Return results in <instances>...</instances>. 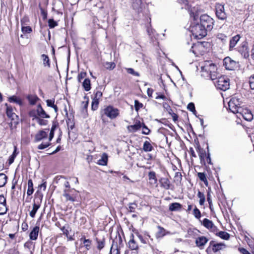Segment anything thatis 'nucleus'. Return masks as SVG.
Segmentation results:
<instances>
[{"instance_id":"obj_1","label":"nucleus","mask_w":254,"mask_h":254,"mask_svg":"<svg viewBox=\"0 0 254 254\" xmlns=\"http://www.w3.org/2000/svg\"><path fill=\"white\" fill-rule=\"evenodd\" d=\"M241 102L236 97H233L229 102V109L231 112L237 114L239 118L242 117L244 119L248 121H251L253 119L252 113L248 110H244L241 107Z\"/></svg>"},{"instance_id":"obj_2","label":"nucleus","mask_w":254,"mask_h":254,"mask_svg":"<svg viewBox=\"0 0 254 254\" xmlns=\"http://www.w3.org/2000/svg\"><path fill=\"white\" fill-rule=\"evenodd\" d=\"M119 114V109L111 105L105 107L100 111L101 117L103 122H105L106 117L113 120L118 117Z\"/></svg>"},{"instance_id":"obj_3","label":"nucleus","mask_w":254,"mask_h":254,"mask_svg":"<svg viewBox=\"0 0 254 254\" xmlns=\"http://www.w3.org/2000/svg\"><path fill=\"white\" fill-rule=\"evenodd\" d=\"M190 31L197 39H200L207 35V31L200 23H196L190 27Z\"/></svg>"},{"instance_id":"obj_4","label":"nucleus","mask_w":254,"mask_h":254,"mask_svg":"<svg viewBox=\"0 0 254 254\" xmlns=\"http://www.w3.org/2000/svg\"><path fill=\"white\" fill-rule=\"evenodd\" d=\"M199 19L200 23L207 31H210L213 29L214 20L210 16L207 14H203L200 16Z\"/></svg>"},{"instance_id":"obj_5","label":"nucleus","mask_w":254,"mask_h":254,"mask_svg":"<svg viewBox=\"0 0 254 254\" xmlns=\"http://www.w3.org/2000/svg\"><path fill=\"white\" fill-rule=\"evenodd\" d=\"M216 87L223 91H226L229 88L230 80L225 76H221L218 77V79L214 82Z\"/></svg>"},{"instance_id":"obj_6","label":"nucleus","mask_w":254,"mask_h":254,"mask_svg":"<svg viewBox=\"0 0 254 254\" xmlns=\"http://www.w3.org/2000/svg\"><path fill=\"white\" fill-rule=\"evenodd\" d=\"M215 14L217 17L220 20H225L227 18V14L225 11L224 5L219 3L215 5Z\"/></svg>"},{"instance_id":"obj_7","label":"nucleus","mask_w":254,"mask_h":254,"mask_svg":"<svg viewBox=\"0 0 254 254\" xmlns=\"http://www.w3.org/2000/svg\"><path fill=\"white\" fill-rule=\"evenodd\" d=\"M223 65L227 70H234L237 67V64L236 61L227 57L223 60Z\"/></svg>"},{"instance_id":"obj_8","label":"nucleus","mask_w":254,"mask_h":254,"mask_svg":"<svg viewBox=\"0 0 254 254\" xmlns=\"http://www.w3.org/2000/svg\"><path fill=\"white\" fill-rule=\"evenodd\" d=\"M201 71L207 72L208 73H215L217 69V67L215 64L211 63L208 61L204 62L203 65H201Z\"/></svg>"},{"instance_id":"obj_9","label":"nucleus","mask_w":254,"mask_h":254,"mask_svg":"<svg viewBox=\"0 0 254 254\" xmlns=\"http://www.w3.org/2000/svg\"><path fill=\"white\" fill-rule=\"evenodd\" d=\"M6 106H7L6 110L7 116L11 120L15 125H17L18 123V117L13 112V109L11 106H8L7 104Z\"/></svg>"},{"instance_id":"obj_10","label":"nucleus","mask_w":254,"mask_h":254,"mask_svg":"<svg viewBox=\"0 0 254 254\" xmlns=\"http://www.w3.org/2000/svg\"><path fill=\"white\" fill-rule=\"evenodd\" d=\"M238 51L244 58L247 59L249 57V49L247 42H243L238 47Z\"/></svg>"},{"instance_id":"obj_11","label":"nucleus","mask_w":254,"mask_h":254,"mask_svg":"<svg viewBox=\"0 0 254 254\" xmlns=\"http://www.w3.org/2000/svg\"><path fill=\"white\" fill-rule=\"evenodd\" d=\"M74 190V189H73ZM72 190H64L63 196L65 197L66 201H70L71 202H74L76 201V194L71 193ZM74 191L75 190H74Z\"/></svg>"},{"instance_id":"obj_12","label":"nucleus","mask_w":254,"mask_h":254,"mask_svg":"<svg viewBox=\"0 0 254 254\" xmlns=\"http://www.w3.org/2000/svg\"><path fill=\"white\" fill-rule=\"evenodd\" d=\"M42 201V198L39 199V200H36L35 199L34 200V203L33 204V207L32 210L30 212L29 215L32 218H34L35 216V214L38 210V209L40 207V203Z\"/></svg>"},{"instance_id":"obj_13","label":"nucleus","mask_w":254,"mask_h":254,"mask_svg":"<svg viewBox=\"0 0 254 254\" xmlns=\"http://www.w3.org/2000/svg\"><path fill=\"white\" fill-rule=\"evenodd\" d=\"M131 5L134 10L137 12L139 13L142 11L143 4L141 0H131Z\"/></svg>"},{"instance_id":"obj_14","label":"nucleus","mask_w":254,"mask_h":254,"mask_svg":"<svg viewBox=\"0 0 254 254\" xmlns=\"http://www.w3.org/2000/svg\"><path fill=\"white\" fill-rule=\"evenodd\" d=\"M160 187L166 190L171 189V184L169 179L167 178H161L159 180Z\"/></svg>"},{"instance_id":"obj_15","label":"nucleus","mask_w":254,"mask_h":254,"mask_svg":"<svg viewBox=\"0 0 254 254\" xmlns=\"http://www.w3.org/2000/svg\"><path fill=\"white\" fill-rule=\"evenodd\" d=\"M37 113L38 117L42 118L49 119L50 116L43 109L41 104L37 105Z\"/></svg>"},{"instance_id":"obj_16","label":"nucleus","mask_w":254,"mask_h":254,"mask_svg":"<svg viewBox=\"0 0 254 254\" xmlns=\"http://www.w3.org/2000/svg\"><path fill=\"white\" fill-rule=\"evenodd\" d=\"M207 242L208 239L204 236L199 237L195 240L196 246L198 247H199L200 249H203L204 246L207 243Z\"/></svg>"},{"instance_id":"obj_17","label":"nucleus","mask_w":254,"mask_h":254,"mask_svg":"<svg viewBox=\"0 0 254 254\" xmlns=\"http://www.w3.org/2000/svg\"><path fill=\"white\" fill-rule=\"evenodd\" d=\"M128 248L131 250H137L138 249V246L134 239V236L131 234L130 236V240L128 243Z\"/></svg>"},{"instance_id":"obj_18","label":"nucleus","mask_w":254,"mask_h":254,"mask_svg":"<svg viewBox=\"0 0 254 254\" xmlns=\"http://www.w3.org/2000/svg\"><path fill=\"white\" fill-rule=\"evenodd\" d=\"M141 127L140 121H137L134 125L127 126V129L129 132H134L139 130Z\"/></svg>"},{"instance_id":"obj_19","label":"nucleus","mask_w":254,"mask_h":254,"mask_svg":"<svg viewBox=\"0 0 254 254\" xmlns=\"http://www.w3.org/2000/svg\"><path fill=\"white\" fill-rule=\"evenodd\" d=\"M210 246L212 247V250L215 253L225 248V245L222 243L215 244L213 241L210 242Z\"/></svg>"},{"instance_id":"obj_20","label":"nucleus","mask_w":254,"mask_h":254,"mask_svg":"<svg viewBox=\"0 0 254 254\" xmlns=\"http://www.w3.org/2000/svg\"><path fill=\"white\" fill-rule=\"evenodd\" d=\"M39 229L40 228L39 226H35L33 228L32 230L29 234V238L30 240H36L37 239Z\"/></svg>"},{"instance_id":"obj_21","label":"nucleus","mask_w":254,"mask_h":254,"mask_svg":"<svg viewBox=\"0 0 254 254\" xmlns=\"http://www.w3.org/2000/svg\"><path fill=\"white\" fill-rule=\"evenodd\" d=\"M148 179L149 183L151 185H156L157 186V179L156 173L154 171H150L148 173Z\"/></svg>"},{"instance_id":"obj_22","label":"nucleus","mask_w":254,"mask_h":254,"mask_svg":"<svg viewBox=\"0 0 254 254\" xmlns=\"http://www.w3.org/2000/svg\"><path fill=\"white\" fill-rule=\"evenodd\" d=\"M48 136L47 132L44 130L39 131L35 136V141L38 142L44 138H47Z\"/></svg>"},{"instance_id":"obj_23","label":"nucleus","mask_w":254,"mask_h":254,"mask_svg":"<svg viewBox=\"0 0 254 254\" xmlns=\"http://www.w3.org/2000/svg\"><path fill=\"white\" fill-rule=\"evenodd\" d=\"M240 39V36L239 35H237L231 39L229 44V49L230 51H232L235 47Z\"/></svg>"},{"instance_id":"obj_24","label":"nucleus","mask_w":254,"mask_h":254,"mask_svg":"<svg viewBox=\"0 0 254 254\" xmlns=\"http://www.w3.org/2000/svg\"><path fill=\"white\" fill-rule=\"evenodd\" d=\"M202 224L205 227L208 229L213 230L215 228V226H214L212 221L207 218H205L203 220Z\"/></svg>"},{"instance_id":"obj_25","label":"nucleus","mask_w":254,"mask_h":254,"mask_svg":"<svg viewBox=\"0 0 254 254\" xmlns=\"http://www.w3.org/2000/svg\"><path fill=\"white\" fill-rule=\"evenodd\" d=\"M182 205L178 202L172 203L169 205V209L171 211H179L181 209Z\"/></svg>"},{"instance_id":"obj_26","label":"nucleus","mask_w":254,"mask_h":254,"mask_svg":"<svg viewBox=\"0 0 254 254\" xmlns=\"http://www.w3.org/2000/svg\"><path fill=\"white\" fill-rule=\"evenodd\" d=\"M108 162V155L106 153L102 154L101 158L98 160L97 164L102 166H105Z\"/></svg>"},{"instance_id":"obj_27","label":"nucleus","mask_w":254,"mask_h":254,"mask_svg":"<svg viewBox=\"0 0 254 254\" xmlns=\"http://www.w3.org/2000/svg\"><path fill=\"white\" fill-rule=\"evenodd\" d=\"M27 99L28 100L29 104L31 105H35L39 100L38 96L35 95H28L27 96Z\"/></svg>"},{"instance_id":"obj_28","label":"nucleus","mask_w":254,"mask_h":254,"mask_svg":"<svg viewBox=\"0 0 254 254\" xmlns=\"http://www.w3.org/2000/svg\"><path fill=\"white\" fill-rule=\"evenodd\" d=\"M158 229V232L156 233L155 236L157 238H162L166 235V230L162 227L158 226L157 227Z\"/></svg>"},{"instance_id":"obj_29","label":"nucleus","mask_w":254,"mask_h":254,"mask_svg":"<svg viewBox=\"0 0 254 254\" xmlns=\"http://www.w3.org/2000/svg\"><path fill=\"white\" fill-rule=\"evenodd\" d=\"M80 241L83 242V244H84V247L87 250H89L91 249L92 243L91 240L89 239H86L83 236L80 239Z\"/></svg>"},{"instance_id":"obj_30","label":"nucleus","mask_w":254,"mask_h":254,"mask_svg":"<svg viewBox=\"0 0 254 254\" xmlns=\"http://www.w3.org/2000/svg\"><path fill=\"white\" fill-rule=\"evenodd\" d=\"M34 192L33 184L31 179L28 181V189L27 191V194L28 196L31 195Z\"/></svg>"},{"instance_id":"obj_31","label":"nucleus","mask_w":254,"mask_h":254,"mask_svg":"<svg viewBox=\"0 0 254 254\" xmlns=\"http://www.w3.org/2000/svg\"><path fill=\"white\" fill-rule=\"evenodd\" d=\"M21 30L24 34L30 33L32 32V28L30 26L25 25L23 23V20H21Z\"/></svg>"},{"instance_id":"obj_32","label":"nucleus","mask_w":254,"mask_h":254,"mask_svg":"<svg viewBox=\"0 0 254 254\" xmlns=\"http://www.w3.org/2000/svg\"><path fill=\"white\" fill-rule=\"evenodd\" d=\"M82 86L86 91L91 89V82L89 79L85 78L82 83Z\"/></svg>"},{"instance_id":"obj_33","label":"nucleus","mask_w":254,"mask_h":254,"mask_svg":"<svg viewBox=\"0 0 254 254\" xmlns=\"http://www.w3.org/2000/svg\"><path fill=\"white\" fill-rule=\"evenodd\" d=\"M8 101L10 102L15 103L19 105H22V101L19 98L16 97V96H12L8 98Z\"/></svg>"},{"instance_id":"obj_34","label":"nucleus","mask_w":254,"mask_h":254,"mask_svg":"<svg viewBox=\"0 0 254 254\" xmlns=\"http://www.w3.org/2000/svg\"><path fill=\"white\" fill-rule=\"evenodd\" d=\"M41 59L43 61V64L44 66H47L48 67L50 66V60L47 55L43 54L41 55Z\"/></svg>"},{"instance_id":"obj_35","label":"nucleus","mask_w":254,"mask_h":254,"mask_svg":"<svg viewBox=\"0 0 254 254\" xmlns=\"http://www.w3.org/2000/svg\"><path fill=\"white\" fill-rule=\"evenodd\" d=\"M153 149V147L149 142L145 141L143 145V150L145 152H150Z\"/></svg>"},{"instance_id":"obj_36","label":"nucleus","mask_w":254,"mask_h":254,"mask_svg":"<svg viewBox=\"0 0 254 254\" xmlns=\"http://www.w3.org/2000/svg\"><path fill=\"white\" fill-rule=\"evenodd\" d=\"M7 182V176L3 173L0 174V188L4 186Z\"/></svg>"},{"instance_id":"obj_37","label":"nucleus","mask_w":254,"mask_h":254,"mask_svg":"<svg viewBox=\"0 0 254 254\" xmlns=\"http://www.w3.org/2000/svg\"><path fill=\"white\" fill-rule=\"evenodd\" d=\"M197 196L199 198V203L200 205H204L205 200V196L204 194L200 192V191H198L197 193Z\"/></svg>"},{"instance_id":"obj_38","label":"nucleus","mask_w":254,"mask_h":254,"mask_svg":"<svg viewBox=\"0 0 254 254\" xmlns=\"http://www.w3.org/2000/svg\"><path fill=\"white\" fill-rule=\"evenodd\" d=\"M217 235L221 238L224 240H228L230 238L229 234L224 231H220L217 234Z\"/></svg>"},{"instance_id":"obj_39","label":"nucleus","mask_w":254,"mask_h":254,"mask_svg":"<svg viewBox=\"0 0 254 254\" xmlns=\"http://www.w3.org/2000/svg\"><path fill=\"white\" fill-rule=\"evenodd\" d=\"M198 177L203 182L206 186L208 185V181L206 179V176L204 173H198Z\"/></svg>"},{"instance_id":"obj_40","label":"nucleus","mask_w":254,"mask_h":254,"mask_svg":"<svg viewBox=\"0 0 254 254\" xmlns=\"http://www.w3.org/2000/svg\"><path fill=\"white\" fill-rule=\"evenodd\" d=\"M28 115L29 117L33 118L32 120H36L38 118L37 108H36V109H33L30 111L29 112Z\"/></svg>"},{"instance_id":"obj_41","label":"nucleus","mask_w":254,"mask_h":254,"mask_svg":"<svg viewBox=\"0 0 254 254\" xmlns=\"http://www.w3.org/2000/svg\"><path fill=\"white\" fill-rule=\"evenodd\" d=\"M57 128V125L55 123H53L51 129V131L50 132V136L49 138V141H50L54 136V131Z\"/></svg>"},{"instance_id":"obj_42","label":"nucleus","mask_w":254,"mask_h":254,"mask_svg":"<svg viewBox=\"0 0 254 254\" xmlns=\"http://www.w3.org/2000/svg\"><path fill=\"white\" fill-rule=\"evenodd\" d=\"M147 32L150 38L153 40V38H156L155 36V31L151 27H148Z\"/></svg>"},{"instance_id":"obj_43","label":"nucleus","mask_w":254,"mask_h":254,"mask_svg":"<svg viewBox=\"0 0 254 254\" xmlns=\"http://www.w3.org/2000/svg\"><path fill=\"white\" fill-rule=\"evenodd\" d=\"M99 100L98 99H93L92 102L91 108L93 110H96L98 107Z\"/></svg>"},{"instance_id":"obj_44","label":"nucleus","mask_w":254,"mask_h":254,"mask_svg":"<svg viewBox=\"0 0 254 254\" xmlns=\"http://www.w3.org/2000/svg\"><path fill=\"white\" fill-rule=\"evenodd\" d=\"M44 118H38L36 119L37 123L40 126H46L48 124V121L45 120H44Z\"/></svg>"},{"instance_id":"obj_45","label":"nucleus","mask_w":254,"mask_h":254,"mask_svg":"<svg viewBox=\"0 0 254 254\" xmlns=\"http://www.w3.org/2000/svg\"><path fill=\"white\" fill-rule=\"evenodd\" d=\"M137 206V204L135 203H130L127 210L130 212H134Z\"/></svg>"},{"instance_id":"obj_46","label":"nucleus","mask_w":254,"mask_h":254,"mask_svg":"<svg viewBox=\"0 0 254 254\" xmlns=\"http://www.w3.org/2000/svg\"><path fill=\"white\" fill-rule=\"evenodd\" d=\"M97 242V248L99 250H101L105 246V240L103 239L102 240H99L98 239H96Z\"/></svg>"},{"instance_id":"obj_47","label":"nucleus","mask_w":254,"mask_h":254,"mask_svg":"<svg viewBox=\"0 0 254 254\" xmlns=\"http://www.w3.org/2000/svg\"><path fill=\"white\" fill-rule=\"evenodd\" d=\"M193 214L194 216V217L197 219H199L201 217L200 211L196 206H195L193 210Z\"/></svg>"},{"instance_id":"obj_48","label":"nucleus","mask_w":254,"mask_h":254,"mask_svg":"<svg viewBox=\"0 0 254 254\" xmlns=\"http://www.w3.org/2000/svg\"><path fill=\"white\" fill-rule=\"evenodd\" d=\"M126 70L128 73L130 74L133 76H139L140 75L138 72L135 71L132 68H127Z\"/></svg>"},{"instance_id":"obj_49","label":"nucleus","mask_w":254,"mask_h":254,"mask_svg":"<svg viewBox=\"0 0 254 254\" xmlns=\"http://www.w3.org/2000/svg\"><path fill=\"white\" fill-rule=\"evenodd\" d=\"M249 84L251 89L253 90L254 94V74L251 75L249 78Z\"/></svg>"},{"instance_id":"obj_50","label":"nucleus","mask_w":254,"mask_h":254,"mask_svg":"<svg viewBox=\"0 0 254 254\" xmlns=\"http://www.w3.org/2000/svg\"><path fill=\"white\" fill-rule=\"evenodd\" d=\"M48 25L50 28H54L58 25V23L53 19H49L48 20Z\"/></svg>"},{"instance_id":"obj_51","label":"nucleus","mask_w":254,"mask_h":254,"mask_svg":"<svg viewBox=\"0 0 254 254\" xmlns=\"http://www.w3.org/2000/svg\"><path fill=\"white\" fill-rule=\"evenodd\" d=\"M143 107V104L140 103L138 100L134 101V108L136 111H138L140 108Z\"/></svg>"},{"instance_id":"obj_52","label":"nucleus","mask_w":254,"mask_h":254,"mask_svg":"<svg viewBox=\"0 0 254 254\" xmlns=\"http://www.w3.org/2000/svg\"><path fill=\"white\" fill-rule=\"evenodd\" d=\"M217 38L220 40L222 42L226 43L227 40V36L223 34H219L217 35Z\"/></svg>"},{"instance_id":"obj_53","label":"nucleus","mask_w":254,"mask_h":254,"mask_svg":"<svg viewBox=\"0 0 254 254\" xmlns=\"http://www.w3.org/2000/svg\"><path fill=\"white\" fill-rule=\"evenodd\" d=\"M87 75V73L86 72L81 71L80 72L78 76H77V79L78 82H80L81 81V80L83 78H84Z\"/></svg>"},{"instance_id":"obj_54","label":"nucleus","mask_w":254,"mask_h":254,"mask_svg":"<svg viewBox=\"0 0 254 254\" xmlns=\"http://www.w3.org/2000/svg\"><path fill=\"white\" fill-rule=\"evenodd\" d=\"M7 209L4 204H0V215H3L7 212Z\"/></svg>"},{"instance_id":"obj_55","label":"nucleus","mask_w":254,"mask_h":254,"mask_svg":"<svg viewBox=\"0 0 254 254\" xmlns=\"http://www.w3.org/2000/svg\"><path fill=\"white\" fill-rule=\"evenodd\" d=\"M105 66L108 69H113L115 67V64L114 63L107 62Z\"/></svg>"},{"instance_id":"obj_56","label":"nucleus","mask_w":254,"mask_h":254,"mask_svg":"<svg viewBox=\"0 0 254 254\" xmlns=\"http://www.w3.org/2000/svg\"><path fill=\"white\" fill-rule=\"evenodd\" d=\"M49 142L50 141H49L48 142L42 143L41 144H39L37 147L38 149L42 150L48 147L50 145Z\"/></svg>"},{"instance_id":"obj_57","label":"nucleus","mask_w":254,"mask_h":254,"mask_svg":"<svg viewBox=\"0 0 254 254\" xmlns=\"http://www.w3.org/2000/svg\"><path fill=\"white\" fill-rule=\"evenodd\" d=\"M187 108L188 110H189L190 111L194 113L196 112L195 109L194 105L193 103H190L187 106Z\"/></svg>"},{"instance_id":"obj_58","label":"nucleus","mask_w":254,"mask_h":254,"mask_svg":"<svg viewBox=\"0 0 254 254\" xmlns=\"http://www.w3.org/2000/svg\"><path fill=\"white\" fill-rule=\"evenodd\" d=\"M142 127H143V130H142V133L144 134H146V135H147V134H149V133H150V129L145 126V125L144 124H143V125H142Z\"/></svg>"},{"instance_id":"obj_59","label":"nucleus","mask_w":254,"mask_h":254,"mask_svg":"<svg viewBox=\"0 0 254 254\" xmlns=\"http://www.w3.org/2000/svg\"><path fill=\"white\" fill-rule=\"evenodd\" d=\"M46 103L48 107L52 108L55 105V99H48L46 100Z\"/></svg>"},{"instance_id":"obj_60","label":"nucleus","mask_w":254,"mask_h":254,"mask_svg":"<svg viewBox=\"0 0 254 254\" xmlns=\"http://www.w3.org/2000/svg\"><path fill=\"white\" fill-rule=\"evenodd\" d=\"M175 178L177 182H181L182 179V175L181 173L177 172L175 174Z\"/></svg>"},{"instance_id":"obj_61","label":"nucleus","mask_w":254,"mask_h":254,"mask_svg":"<svg viewBox=\"0 0 254 254\" xmlns=\"http://www.w3.org/2000/svg\"><path fill=\"white\" fill-rule=\"evenodd\" d=\"M40 9L41 10V15L43 16V19H46L47 17V12L45 11L42 7H41L40 4H39Z\"/></svg>"},{"instance_id":"obj_62","label":"nucleus","mask_w":254,"mask_h":254,"mask_svg":"<svg viewBox=\"0 0 254 254\" xmlns=\"http://www.w3.org/2000/svg\"><path fill=\"white\" fill-rule=\"evenodd\" d=\"M209 75H210V77L212 80H217L218 79L217 74L216 73V71H215V73H213V72L209 73Z\"/></svg>"},{"instance_id":"obj_63","label":"nucleus","mask_w":254,"mask_h":254,"mask_svg":"<svg viewBox=\"0 0 254 254\" xmlns=\"http://www.w3.org/2000/svg\"><path fill=\"white\" fill-rule=\"evenodd\" d=\"M207 201L209 203V206L211 210H212V202L211 199L210 198V194L209 193H208L207 194Z\"/></svg>"},{"instance_id":"obj_64","label":"nucleus","mask_w":254,"mask_h":254,"mask_svg":"<svg viewBox=\"0 0 254 254\" xmlns=\"http://www.w3.org/2000/svg\"><path fill=\"white\" fill-rule=\"evenodd\" d=\"M0 204L6 205V198L3 195H0Z\"/></svg>"}]
</instances>
